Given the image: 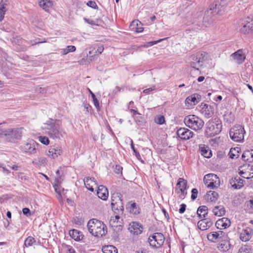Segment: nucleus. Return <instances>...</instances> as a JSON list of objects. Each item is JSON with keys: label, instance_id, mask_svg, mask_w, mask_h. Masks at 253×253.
Listing matches in <instances>:
<instances>
[{"label": "nucleus", "instance_id": "obj_21", "mask_svg": "<svg viewBox=\"0 0 253 253\" xmlns=\"http://www.w3.org/2000/svg\"><path fill=\"white\" fill-rule=\"evenodd\" d=\"M128 230L133 234L139 235L142 233L143 227L138 223L132 222L129 224Z\"/></svg>", "mask_w": 253, "mask_h": 253}, {"label": "nucleus", "instance_id": "obj_12", "mask_svg": "<svg viewBox=\"0 0 253 253\" xmlns=\"http://www.w3.org/2000/svg\"><path fill=\"white\" fill-rule=\"evenodd\" d=\"M207 236L208 239L213 243H216L226 238L225 233L221 230L211 232L208 234Z\"/></svg>", "mask_w": 253, "mask_h": 253}, {"label": "nucleus", "instance_id": "obj_28", "mask_svg": "<svg viewBox=\"0 0 253 253\" xmlns=\"http://www.w3.org/2000/svg\"><path fill=\"white\" fill-rule=\"evenodd\" d=\"M232 58L235 60L239 64H242L245 59V55L241 50H238L231 55Z\"/></svg>", "mask_w": 253, "mask_h": 253}, {"label": "nucleus", "instance_id": "obj_32", "mask_svg": "<svg viewBox=\"0 0 253 253\" xmlns=\"http://www.w3.org/2000/svg\"><path fill=\"white\" fill-rule=\"evenodd\" d=\"M208 213V208L206 206H200L197 211V214L199 218L207 217Z\"/></svg>", "mask_w": 253, "mask_h": 253}, {"label": "nucleus", "instance_id": "obj_35", "mask_svg": "<svg viewBox=\"0 0 253 253\" xmlns=\"http://www.w3.org/2000/svg\"><path fill=\"white\" fill-rule=\"evenodd\" d=\"M212 211L213 214L217 216H223L225 213V209L222 206L214 207Z\"/></svg>", "mask_w": 253, "mask_h": 253}, {"label": "nucleus", "instance_id": "obj_48", "mask_svg": "<svg viewBox=\"0 0 253 253\" xmlns=\"http://www.w3.org/2000/svg\"><path fill=\"white\" fill-rule=\"evenodd\" d=\"M39 140L41 143L45 145H47L49 143V140L48 138L45 136H39Z\"/></svg>", "mask_w": 253, "mask_h": 253}, {"label": "nucleus", "instance_id": "obj_8", "mask_svg": "<svg viewBox=\"0 0 253 253\" xmlns=\"http://www.w3.org/2000/svg\"><path fill=\"white\" fill-rule=\"evenodd\" d=\"M245 130L242 126H233L229 131L230 138L234 141L241 142L244 140Z\"/></svg>", "mask_w": 253, "mask_h": 253}, {"label": "nucleus", "instance_id": "obj_29", "mask_svg": "<svg viewBox=\"0 0 253 253\" xmlns=\"http://www.w3.org/2000/svg\"><path fill=\"white\" fill-rule=\"evenodd\" d=\"M69 233L71 238L76 241H81L84 237L82 233L76 229L71 230Z\"/></svg>", "mask_w": 253, "mask_h": 253}, {"label": "nucleus", "instance_id": "obj_23", "mask_svg": "<svg viewBox=\"0 0 253 253\" xmlns=\"http://www.w3.org/2000/svg\"><path fill=\"white\" fill-rule=\"evenodd\" d=\"M253 234L252 229L250 227H246L240 233V238L242 241L246 242L251 238Z\"/></svg>", "mask_w": 253, "mask_h": 253}, {"label": "nucleus", "instance_id": "obj_24", "mask_svg": "<svg viewBox=\"0 0 253 253\" xmlns=\"http://www.w3.org/2000/svg\"><path fill=\"white\" fill-rule=\"evenodd\" d=\"M97 195L99 198L106 200L108 198L109 194L107 189L103 185H99L97 187Z\"/></svg>", "mask_w": 253, "mask_h": 253}, {"label": "nucleus", "instance_id": "obj_53", "mask_svg": "<svg viewBox=\"0 0 253 253\" xmlns=\"http://www.w3.org/2000/svg\"><path fill=\"white\" fill-rule=\"evenodd\" d=\"M191 192H192V195H191V199L192 200H194L197 197L198 191L197 189L193 188V189H192Z\"/></svg>", "mask_w": 253, "mask_h": 253}, {"label": "nucleus", "instance_id": "obj_18", "mask_svg": "<svg viewBox=\"0 0 253 253\" xmlns=\"http://www.w3.org/2000/svg\"><path fill=\"white\" fill-rule=\"evenodd\" d=\"M62 153L61 147L59 146H51L47 153L48 157L52 159H55Z\"/></svg>", "mask_w": 253, "mask_h": 253}, {"label": "nucleus", "instance_id": "obj_51", "mask_svg": "<svg viewBox=\"0 0 253 253\" xmlns=\"http://www.w3.org/2000/svg\"><path fill=\"white\" fill-rule=\"evenodd\" d=\"M90 93L91 94V97L92 98L94 106H95V107L97 109H99V102H98L97 99L96 98L95 95H94V94H93L90 91Z\"/></svg>", "mask_w": 253, "mask_h": 253}, {"label": "nucleus", "instance_id": "obj_6", "mask_svg": "<svg viewBox=\"0 0 253 253\" xmlns=\"http://www.w3.org/2000/svg\"><path fill=\"white\" fill-rule=\"evenodd\" d=\"M111 205L115 213L118 214H123L124 208L122 196L121 194L116 193L112 194Z\"/></svg>", "mask_w": 253, "mask_h": 253}, {"label": "nucleus", "instance_id": "obj_63", "mask_svg": "<svg viewBox=\"0 0 253 253\" xmlns=\"http://www.w3.org/2000/svg\"><path fill=\"white\" fill-rule=\"evenodd\" d=\"M103 47H99L97 50L95 51V53L98 52L99 54H101L103 51Z\"/></svg>", "mask_w": 253, "mask_h": 253}, {"label": "nucleus", "instance_id": "obj_34", "mask_svg": "<svg viewBox=\"0 0 253 253\" xmlns=\"http://www.w3.org/2000/svg\"><path fill=\"white\" fill-rule=\"evenodd\" d=\"M218 198V194L217 192L213 191H210L207 193L206 199L207 201L211 202H215Z\"/></svg>", "mask_w": 253, "mask_h": 253}, {"label": "nucleus", "instance_id": "obj_31", "mask_svg": "<svg viewBox=\"0 0 253 253\" xmlns=\"http://www.w3.org/2000/svg\"><path fill=\"white\" fill-rule=\"evenodd\" d=\"M39 5L45 11H48L53 5V1L52 0H40Z\"/></svg>", "mask_w": 253, "mask_h": 253}, {"label": "nucleus", "instance_id": "obj_45", "mask_svg": "<svg viewBox=\"0 0 253 253\" xmlns=\"http://www.w3.org/2000/svg\"><path fill=\"white\" fill-rule=\"evenodd\" d=\"M35 242L36 240L34 238L31 236H29L25 240L24 245L27 247H30Z\"/></svg>", "mask_w": 253, "mask_h": 253}, {"label": "nucleus", "instance_id": "obj_4", "mask_svg": "<svg viewBox=\"0 0 253 253\" xmlns=\"http://www.w3.org/2000/svg\"><path fill=\"white\" fill-rule=\"evenodd\" d=\"M184 123L187 127L195 131L201 130L204 125V121L194 115L185 116Z\"/></svg>", "mask_w": 253, "mask_h": 253}, {"label": "nucleus", "instance_id": "obj_10", "mask_svg": "<svg viewBox=\"0 0 253 253\" xmlns=\"http://www.w3.org/2000/svg\"><path fill=\"white\" fill-rule=\"evenodd\" d=\"M205 184L210 189L217 188L220 185V180L217 175L213 173L206 175L204 177Z\"/></svg>", "mask_w": 253, "mask_h": 253}, {"label": "nucleus", "instance_id": "obj_13", "mask_svg": "<svg viewBox=\"0 0 253 253\" xmlns=\"http://www.w3.org/2000/svg\"><path fill=\"white\" fill-rule=\"evenodd\" d=\"M199 110L206 118H210L214 114V109L212 106L208 104L202 103L199 106Z\"/></svg>", "mask_w": 253, "mask_h": 253}, {"label": "nucleus", "instance_id": "obj_40", "mask_svg": "<svg viewBox=\"0 0 253 253\" xmlns=\"http://www.w3.org/2000/svg\"><path fill=\"white\" fill-rule=\"evenodd\" d=\"M6 5V3L2 2V1L0 3V22L4 18Z\"/></svg>", "mask_w": 253, "mask_h": 253}, {"label": "nucleus", "instance_id": "obj_41", "mask_svg": "<svg viewBox=\"0 0 253 253\" xmlns=\"http://www.w3.org/2000/svg\"><path fill=\"white\" fill-rule=\"evenodd\" d=\"M76 47L74 45H68L66 48L62 49L61 53L63 55H66L69 52H74L76 50Z\"/></svg>", "mask_w": 253, "mask_h": 253}, {"label": "nucleus", "instance_id": "obj_54", "mask_svg": "<svg viewBox=\"0 0 253 253\" xmlns=\"http://www.w3.org/2000/svg\"><path fill=\"white\" fill-rule=\"evenodd\" d=\"M123 167L120 165H116L114 171L117 174H122Z\"/></svg>", "mask_w": 253, "mask_h": 253}, {"label": "nucleus", "instance_id": "obj_38", "mask_svg": "<svg viewBox=\"0 0 253 253\" xmlns=\"http://www.w3.org/2000/svg\"><path fill=\"white\" fill-rule=\"evenodd\" d=\"M102 251L104 253H117V249L113 246L109 245L103 247Z\"/></svg>", "mask_w": 253, "mask_h": 253}, {"label": "nucleus", "instance_id": "obj_62", "mask_svg": "<svg viewBox=\"0 0 253 253\" xmlns=\"http://www.w3.org/2000/svg\"><path fill=\"white\" fill-rule=\"evenodd\" d=\"M68 253H76V252L73 247L69 246L68 249Z\"/></svg>", "mask_w": 253, "mask_h": 253}, {"label": "nucleus", "instance_id": "obj_49", "mask_svg": "<svg viewBox=\"0 0 253 253\" xmlns=\"http://www.w3.org/2000/svg\"><path fill=\"white\" fill-rule=\"evenodd\" d=\"M155 123L159 125H162L165 123V118L163 116H158L155 119Z\"/></svg>", "mask_w": 253, "mask_h": 253}, {"label": "nucleus", "instance_id": "obj_56", "mask_svg": "<svg viewBox=\"0 0 253 253\" xmlns=\"http://www.w3.org/2000/svg\"><path fill=\"white\" fill-rule=\"evenodd\" d=\"M18 176V178L19 179H21L22 181H26L28 180V177L26 175H25L24 173L22 172L19 173Z\"/></svg>", "mask_w": 253, "mask_h": 253}, {"label": "nucleus", "instance_id": "obj_11", "mask_svg": "<svg viewBox=\"0 0 253 253\" xmlns=\"http://www.w3.org/2000/svg\"><path fill=\"white\" fill-rule=\"evenodd\" d=\"M239 175L244 178L250 179L253 177V166L245 164L238 168Z\"/></svg>", "mask_w": 253, "mask_h": 253}, {"label": "nucleus", "instance_id": "obj_5", "mask_svg": "<svg viewBox=\"0 0 253 253\" xmlns=\"http://www.w3.org/2000/svg\"><path fill=\"white\" fill-rule=\"evenodd\" d=\"M22 133V128L5 129L0 133V139L3 138L7 141L15 142L16 140L21 139Z\"/></svg>", "mask_w": 253, "mask_h": 253}, {"label": "nucleus", "instance_id": "obj_47", "mask_svg": "<svg viewBox=\"0 0 253 253\" xmlns=\"http://www.w3.org/2000/svg\"><path fill=\"white\" fill-rule=\"evenodd\" d=\"M187 181L183 178H179L177 183V186L178 188H186Z\"/></svg>", "mask_w": 253, "mask_h": 253}, {"label": "nucleus", "instance_id": "obj_33", "mask_svg": "<svg viewBox=\"0 0 253 253\" xmlns=\"http://www.w3.org/2000/svg\"><path fill=\"white\" fill-rule=\"evenodd\" d=\"M240 31L244 34L248 33L250 32H253V19L251 22H248L247 24L244 25L240 29Z\"/></svg>", "mask_w": 253, "mask_h": 253}, {"label": "nucleus", "instance_id": "obj_27", "mask_svg": "<svg viewBox=\"0 0 253 253\" xmlns=\"http://www.w3.org/2000/svg\"><path fill=\"white\" fill-rule=\"evenodd\" d=\"M141 23L138 20H133L129 26L130 30L136 33H140L143 31V28L141 27Z\"/></svg>", "mask_w": 253, "mask_h": 253}, {"label": "nucleus", "instance_id": "obj_26", "mask_svg": "<svg viewBox=\"0 0 253 253\" xmlns=\"http://www.w3.org/2000/svg\"><path fill=\"white\" fill-rule=\"evenodd\" d=\"M243 182L240 177L236 176L230 181V183L234 189H239L244 186Z\"/></svg>", "mask_w": 253, "mask_h": 253}, {"label": "nucleus", "instance_id": "obj_55", "mask_svg": "<svg viewBox=\"0 0 253 253\" xmlns=\"http://www.w3.org/2000/svg\"><path fill=\"white\" fill-rule=\"evenodd\" d=\"M72 221L76 224H81L82 223V219L79 217H75L73 218Z\"/></svg>", "mask_w": 253, "mask_h": 253}, {"label": "nucleus", "instance_id": "obj_43", "mask_svg": "<svg viewBox=\"0 0 253 253\" xmlns=\"http://www.w3.org/2000/svg\"><path fill=\"white\" fill-rule=\"evenodd\" d=\"M201 154L205 158H209L212 156L211 151L205 147L201 148Z\"/></svg>", "mask_w": 253, "mask_h": 253}, {"label": "nucleus", "instance_id": "obj_50", "mask_svg": "<svg viewBox=\"0 0 253 253\" xmlns=\"http://www.w3.org/2000/svg\"><path fill=\"white\" fill-rule=\"evenodd\" d=\"M84 20L86 23L91 25H97L99 21L98 19H95V20H93L92 19H87L86 18H84Z\"/></svg>", "mask_w": 253, "mask_h": 253}, {"label": "nucleus", "instance_id": "obj_25", "mask_svg": "<svg viewBox=\"0 0 253 253\" xmlns=\"http://www.w3.org/2000/svg\"><path fill=\"white\" fill-rule=\"evenodd\" d=\"M231 245L229 241L226 238H224L219 241L217 245L218 249L221 252H227L231 248Z\"/></svg>", "mask_w": 253, "mask_h": 253}, {"label": "nucleus", "instance_id": "obj_30", "mask_svg": "<svg viewBox=\"0 0 253 253\" xmlns=\"http://www.w3.org/2000/svg\"><path fill=\"white\" fill-rule=\"evenodd\" d=\"M242 158L244 161L253 162V149L245 151L242 154Z\"/></svg>", "mask_w": 253, "mask_h": 253}, {"label": "nucleus", "instance_id": "obj_58", "mask_svg": "<svg viewBox=\"0 0 253 253\" xmlns=\"http://www.w3.org/2000/svg\"><path fill=\"white\" fill-rule=\"evenodd\" d=\"M186 205L185 204L180 205V208L179 209V212L181 214L184 213L186 210Z\"/></svg>", "mask_w": 253, "mask_h": 253}, {"label": "nucleus", "instance_id": "obj_7", "mask_svg": "<svg viewBox=\"0 0 253 253\" xmlns=\"http://www.w3.org/2000/svg\"><path fill=\"white\" fill-rule=\"evenodd\" d=\"M208 54L206 52H198L193 54L191 57L190 65L193 68L199 70L207 59Z\"/></svg>", "mask_w": 253, "mask_h": 253}, {"label": "nucleus", "instance_id": "obj_36", "mask_svg": "<svg viewBox=\"0 0 253 253\" xmlns=\"http://www.w3.org/2000/svg\"><path fill=\"white\" fill-rule=\"evenodd\" d=\"M241 149L239 147L231 148L229 152L228 156L231 159H236L239 157Z\"/></svg>", "mask_w": 253, "mask_h": 253}, {"label": "nucleus", "instance_id": "obj_37", "mask_svg": "<svg viewBox=\"0 0 253 253\" xmlns=\"http://www.w3.org/2000/svg\"><path fill=\"white\" fill-rule=\"evenodd\" d=\"M201 98V96L200 95L195 93L192 94L190 96L188 97L186 99V101L188 103H189V101H190L191 102H193L194 105H195L200 101Z\"/></svg>", "mask_w": 253, "mask_h": 253}, {"label": "nucleus", "instance_id": "obj_2", "mask_svg": "<svg viewBox=\"0 0 253 253\" xmlns=\"http://www.w3.org/2000/svg\"><path fill=\"white\" fill-rule=\"evenodd\" d=\"M88 230L93 236L101 237L107 233L106 225L101 221L93 218L87 223Z\"/></svg>", "mask_w": 253, "mask_h": 253}, {"label": "nucleus", "instance_id": "obj_16", "mask_svg": "<svg viewBox=\"0 0 253 253\" xmlns=\"http://www.w3.org/2000/svg\"><path fill=\"white\" fill-rule=\"evenodd\" d=\"M110 225L114 231L118 232L122 229V220L118 215H117L114 218L112 217L110 221Z\"/></svg>", "mask_w": 253, "mask_h": 253}, {"label": "nucleus", "instance_id": "obj_14", "mask_svg": "<svg viewBox=\"0 0 253 253\" xmlns=\"http://www.w3.org/2000/svg\"><path fill=\"white\" fill-rule=\"evenodd\" d=\"M38 144L33 140H30L27 142L20 146V149L25 153L34 154L36 152V145Z\"/></svg>", "mask_w": 253, "mask_h": 253}, {"label": "nucleus", "instance_id": "obj_9", "mask_svg": "<svg viewBox=\"0 0 253 253\" xmlns=\"http://www.w3.org/2000/svg\"><path fill=\"white\" fill-rule=\"evenodd\" d=\"M148 240L150 246L153 248H159L163 245L165 237L162 233L156 232L150 236Z\"/></svg>", "mask_w": 253, "mask_h": 253}, {"label": "nucleus", "instance_id": "obj_39", "mask_svg": "<svg viewBox=\"0 0 253 253\" xmlns=\"http://www.w3.org/2000/svg\"><path fill=\"white\" fill-rule=\"evenodd\" d=\"M130 212L134 214H137L140 213L139 208L137 206V205L135 203H133L130 204V206L127 208Z\"/></svg>", "mask_w": 253, "mask_h": 253}, {"label": "nucleus", "instance_id": "obj_17", "mask_svg": "<svg viewBox=\"0 0 253 253\" xmlns=\"http://www.w3.org/2000/svg\"><path fill=\"white\" fill-rule=\"evenodd\" d=\"M212 225L211 219L210 218H203L198 222L197 225L201 230H206L210 228Z\"/></svg>", "mask_w": 253, "mask_h": 253}, {"label": "nucleus", "instance_id": "obj_20", "mask_svg": "<svg viewBox=\"0 0 253 253\" xmlns=\"http://www.w3.org/2000/svg\"><path fill=\"white\" fill-rule=\"evenodd\" d=\"M222 6L221 5L219 1H214L212 4L210 5L209 9L207 11L208 13H213L214 14H219L222 10Z\"/></svg>", "mask_w": 253, "mask_h": 253}, {"label": "nucleus", "instance_id": "obj_42", "mask_svg": "<svg viewBox=\"0 0 253 253\" xmlns=\"http://www.w3.org/2000/svg\"><path fill=\"white\" fill-rule=\"evenodd\" d=\"M224 120L231 123L234 121V116L231 112H226L223 116Z\"/></svg>", "mask_w": 253, "mask_h": 253}, {"label": "nucleus", "instance_id": "obj_44", "mask_svg": "<svg viewBox=\"0 0 253 253\" xmlns=\"http://www.w3.org/2000/svg\"><path fill=\"white\" fill-rule=\"evenodd\" d=\"M56 176L55 177V182H54V189H55V190L56 192H57V187L58 186V185L60 184V179H61V175H60V170H57L56 171Z\"/></svg>", "mask_w": 253, "mask_h": 253}, {"label": "nucleus", "instance_id": "obj_64", "mask_svg": "<svg viewBox=\"0 0 253 253\" xmlns=\"http://www.w3.org/2000/svg\"><path fill=\"white\" fill-rule=\"evenodd\" d=\"M248 206L250 207L251 208L253 209V199L250 200L249 201V203L248 204Z\"/></svg>", "mask_w": 253, "mask_h": 253}, {"label": "nucleus", "instance_id": "obj_59", "mask_svg": "<svg viewBox=\"0 0 253 253\" xmlns=\"http://www.w3.org/2000/svg\"><path fill=\"white\" fill-rule=\"evenodd\" d=\"M154 89H155V87L153 86V87H150V88H148L144 89L143 91V92L144 93H145V94H149V92H150L151 91H152L153 90H154Z\"/></svg>", "mask_w": 253, "mask_h": 253}, {"label": "nucleus", "instance_id": "obj_1", "mask_svg": "<svg viewBox=\"0 0 253 253\" xmlns=\"http://www.w3.org/2000/svg\"><path fill=\"white\" fill-rule=\"evenodd\" d=\"M43 128L51 138L60 139L63 137L64 132L62 128L59 124L54 122L53 120L44 124Z\"/></svg>", "mask_w": 253, "mask_h": 253}, {"label": "nucleus", "instance_id": "obj_61", "mask_svg": "<svg viewBox=\"0 0 253 253\" xmlns=\"http://www.w3.org/2000/svg\"><path fill=\"white\" fill-rule=\"evenodd\" d=\"M131 149L133 150V152L135 153V155H136V156H137V155L140 156L139 154L136 151V150L134 148V145L133 144L132 140H131Z\"/></svg>", "mask_w": 253, "mask_h": 253}, {"label": "nucleus", "instance_id": "obj_57", "mask_svg": "<svg viewBox=\"0 0 253 253\" xmlns=\"http://www.w3.org/2000/svg\"><path fill=\"white\" fill-rule=\"evenodd\" d=\"M23 213L27 216H29L31 215L30 210L29 209L25 208L22 210Z\"/></svg>", "mask_w": 253, "mask_h": 253}, {"label": "nucleus", "instance_id": "obj_52", "mask_svg": "<svg viewBox=\"0 0 253 253\" xmlns=\"http://www.w3.org/2000/svg\"><path fill=\"white\" fill-rule=\"evenodd\" d=\"M86 5L91 8H93L94 9H98V6L96 4V2L94 1H92V0H89L88 1L87 3H86Z\"/></svg>", "mask_w": 253, "mask_h": 253}, {"label": "nucleus", "instance_id": "obj_15", "mask_svg": "<svg viewBox=\"0 0 253 253\" xmlns=\"http://www.w3.org/2000/svg\"><path fill=\"white\" fill-rule=\"evenodd\" d=\"M176 134L182 140H187L192 138L194 132L185 127H180L177 129Z\"/></svg>", "mask_w": 253, "mask_h": 253}, {"label": "nucleus", "instance_id": "obj_60", "mask_svg": "<svg viewBox=\"0 0 253 253\" xmlns=\"http://www.w3.org/2000/svg\"><path fill=\"white\" fill-rule=\"evenodd\" d=\"M168 39V38H166L160 39V40H159L158 41L151 42H150V43H151V45H154V44H156V43H157L158 42H161V41L166 40H167Z\"/></svg>", "mask_w": 253, "mask_h": 253}, {"label": "nucleus", "instance_id": "obj_46", "mask_svg": "<svg viewBox=\"0 0 253 253\" xmlns=\"http://www.w3.org/2000/svg\"><path fill=\"white\" fill-rule=\"evenodd\" d=\"M251 248L249 245L242 246L239 250L238 253H250Z\"/></svg>", "mask_w": 253, "mask_h": 253}, {"label": "nucleus", "instance_id": "obj_19", "mask_svg": "<svg viewBox=\"0 0 253 253\" xmlns=\"http://www.w3.org/2000/svg\"><path fill=\"white\" fill-rule=\"evenodd\" d=\"M230 220L226 217H222L218 219L215 223L217 228L219 229H226L230 226Z\"/></svg>", "mask_w": 253, "mask_h": 253}, {"label": "nucleus", "instance_id": "obj_3", "mask_svg": "<svg viewBox=\"0 0 253 253\" xmlns=\"http://www.w3.org/2000/svg\"><path fill=\"white\" fill-rule=\"evenodd\" d=\"M221 121L218 118L210 120L208 123V126L205 131L207 137H213L219 134L222 129Z\"/></svg>", "mask_w": 253, "mask_h": 253}, {"label": "nucleus", "instance_id": "obj_22", "mask_svg": "<svg viewBox=\"0 0 253 253\" xmlns=\"http://www.w3.org/2000/svg\"><path fill=\"white\" fill-rule=\"evenodd\" d=\"M84 182L85 187L91 192L94 191L93 186H97L96 181L93 177H86L84 179Z\"/></svg>", "mask_w": 253, "mask_h": 253}]
</instances>
